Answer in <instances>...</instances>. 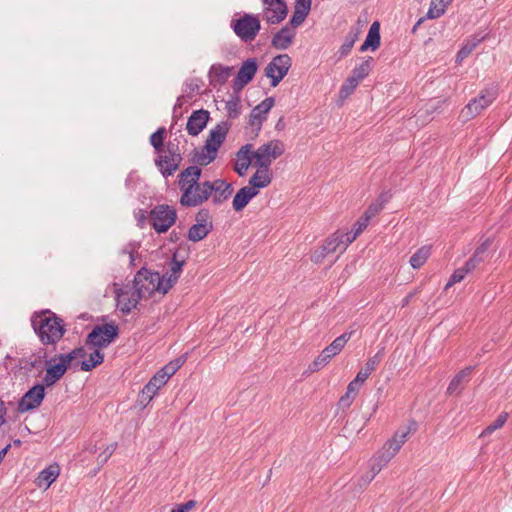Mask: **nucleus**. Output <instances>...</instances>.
<instances>
[{
  "label": "nucleus",
  "mask_w": 512,
  "mask_h": 512,
  "mask_svg": "<svg viewBox=\"0 0 512 512\" xmlns=\"http://www.w3.org/2000/svg\"><path fill=\"white\" fill-rule=\"evenodd\" d=\"M259 191H254V188L244 186L238 190L233 198L232 206L235 211H241L246 207L250 200L255 197Z\"/></svg>",
  "instance_id": "obj_30"
},
{
  "label": "nucleus",
  "mask_w": 512,
  "mask_h": 512,
  "mask_svg": "<svg viewBox=\"0 0 512 512\" xmlns=\"http://www.w3.org/2000/svg\"><path fill=\"white\" fill-rule=\"evenodd\" d=\"M209 112L204 109L194 111L188 118L186 130L189 135L197 136L207 125Z\"/></svg>",
  "instance_id": "obj_21"
},
{
  "label": "nucleus",
  "mask_w": 512,
  "mask_h": 512,
  "mask_svg": "<svg viewBox=\"0 0 512 512\" xmlns=\"http://www.w3.org/2000/svg\"><path fill=\"white\" fill-rule=\"evenodd\" d=\"M389 198H390V196L386 192L380 194L379 197L376 199V201L371 203L368 206V208L364 212L363 216L370 221V219H372L380 211H382L385 204L388 202Z\"/></svg>",
  "instance_id": "obj_34"
},
{
  "label": "nucleus",
  "mask_w": 512,
  "mask_h": 512,
  "mask_svg": "<svg viewBox=\"0 0 512 512\" xmlns=\"http://www.w3.org/2000/svg\"><path fill=\"white\" fill-rule=\"evenodd\" d=\"M492 244V240L490 238H487L486 240H484L477 248L476 250L474 251V253H476L477 255L481 256V257H484V259H486L487 257V252L490 248Z\"/></svg>",
  "instance_id": "obj_53"
},
{
  "label": "nucleus",
  "mask_w": 512,
  "mask_h": 512,
  "mask_svg": "<svg viewBox=\"0 0 512 512\" xmlns=\"http://www.w3.org/2000/svg\"><path fill=\"white\" fill-rule=\"evenodd\" d=\"M185 260H178L177 259V253L173 254L172 260L170 262V274L168 277L173 278L175 277V281L177 282L179 278V274L182 271V268L184 266Z\"/></svg>",
  "instance_id": "obj_47"
},
{
  "label": "nucleus",
  "mask_w": 512,
  "mask_h": 512,
  "mask_svg": "<svg viewBox=\"0 0 512 512\" xmlns=\"http://www.w3.org/2000/svg\"><path fill=\"white\" fill-rule=\"evenodd\" d=\"M358 85H359V82L356 81L351 76H349L340 89V96L342 98H347L349 95H351L354 92V90L356 89V87Z\"/></svg>",
  "instance_id": "obj_49"
},
{
  "label": "nucleus",
  "mask_w": 512,
  "mask_h": 512,
  "mask_svg": "<svg viewBox=\"0 0 512 512\" xmlns=\"http://www.w3.org/2000/svg\"><path fill=\"white\" fill-rule=\"evenodd\" d=\"M257 168L258 169L256 170V172L251 176L248 186L250 188H254V191H258L261 188L267 187L273 179L270 168Z\"/></svg>",
  "instance_id": "obj_25"
},
{
  "label": "nucleus",
  "mask_w": 512,
  "mask_h": 512,
  "mask_svg": "<svg viewBox=\"0 0 512 512\" xmlns=\"http://www.w3.org/2000/svg\"><path fill=\"white\" fill-rule=\"evenodd\" d=\"M59 356L61 357V359L64 361V363L67 365L68 368L72 364V362L75 359H77L75 354H73V351L66 353V354L61 353V354H59Z\"/></svg>",
  "instance_id": "obj_60"
},
{
  "label": "nucleus",
  "mask_w": 512,
  "mask_h": 512,
  "mask_svg": "<svg viewBox=\"0 0 512 512\" xmlns=\"http://www.w3.org/2000/svg\"><path fill=\"white\" fill-rule=\"evenodd\" d=\"M356 35L351 37L350 39H347L342 46L340 47V56H346L352 49L355 41H356Z\"/></svg>",
  "instance_id": "obj_57"
},
{
  "label": "nucleus",
  "mask_w": 512,
  "mask_h": 512,
  "mask_svg": "<svg viewBox=\"0 0 512 512\" xmlns=\"http://www.w3.org/2000/svg\"><path fill=\"white\" fill-rule=\"evenodd\" d=\"M6 408L4 402L0 399V426L6 422Z\"/></svg>",
  "instance_id": "obj_64"
},
{
  "label": "nucleus",
  "mask_w": 512,
  "mask_h": 512,
  "mask_svg": "<svg viewBox=\"0 0 512 512\" xmlns=\"http://www.w3.org/2000/svg\"><path fill=\"white\" fill-rule=\"evenodd\" d=\"M496 99V92L493 89L481 91L478 97L473 98L462 109L461 117L464 121H468L478 116L485 108H487Z\"/></svg>",
  "instance_id": "obj_10"
},
{
  "label": "nucleus",
  "mask_w": 512,
  "mask_h": 512,
  "mask_svg": "<svg viewBox=\"0 0 512 512\" xmlns=\"http://www.w3.org/2000/svg\"><path fill=\"white\" fill-rule=\"evenodd\" d=\"M372 61V57L364 60L360 65L356 66L352 70L350 76L360 83L370 73Z\"/></svg>",
  "instance_id": "obj_40"
},
{
  "label": "nucleus",
  "mask_w": 512,
  "mask_h": 512,
  "mask_svg": "<svg viewBox=\"0 0 512 512\" xmlns=\"http://www.w3.org/2000/svg\"><path fill=\"white\" fill-rule=\"evenodd\" d=\"M155 286H157L158 292H161L162 294H166L169 289L176 283L175 277L170 278L166 275L160 276L158 273V279H155Z\"/></svg>",
  "instance_id": "obj_45"
},
{
  "label": "nucleus",
  "mask_w": 512,
  "mask_h": 512,
  "mask_svg": "<svg viewBox=\"0 0 512 512\" xmlns=\"http://www.w3.org/2000/svg\"><path fill=\"white\" fill-rule=\"evenodd\" d=\"M158 154V157L155 159V165L159 168L162 175L164 177L173 175L182 162L179 143L169 141L165 149Z\"/></svg>",
  "instance_id": "obj_5"
},
{
  "label": "nucleus",
  "mask_w": 512,
  "mask_h": 512,
  "mask_svg": "<svg viewBox=\"0 0 512 512\" xmlns=\"http://www.w3.org/2000/svg\"><path fill=\"white\" fill-rule=\"evenodd\" d=\"M202 174L198 166H189L178 175V186L182 194L180 204L184 207H197L209 199L208 181L199 182Z\"/></svg>",
  "instance_id": "obj_1"
},
{
  "label": "nucleus",
  "mask_w": 512,
  "mask_h": 512,
  "mask_svg": "<svg viewBox=\"0 0 512 512\" xmlns=\"http://www.w3.org/2000/svg\"><path fill=\"white\" fill-rule=\"evenodd\" d=\"M391 460V458H387L386 454L382 452L374 461L371 466V471L369 472L374 477L382 470L384 466Z\"/></svg>",
  "instance_id": "obj_51"
},
{
  "label": "nucleus",
  "mask_w": 512,
  "mask_h": 512,
  "mask_svg": "<svg viewBox=\"0 0 512 512\" xmlns=\"http://www.w3.org/2000/svg\"><path fill=\"white\" fill-rule=\"evenodd\" d=\"M45 360H47V352L45 349H39V351L33 354L29 358L21 359L20 364L23 369L31 371L32 369H37L40 372L43 371L45 367Z\"/></svg>",
  "instance_id": "obj_29"
},
{
  "label": "nucleus",
  "mask_w": 512,
  "mask_h": 512,
  "mask_svg": "<svg viewBox=\"0 0 512 512\" xmlns=\"http://www.w3.org/2000/svg\"><path fill=\"white\" fill-rule=\"evenodd\" d=\"M333 358L326 353V351L322 350V352L309 364L310 372H317L324 368Z\"/></svg>",
  "instance_id": "obj_41"
},
{
  "label": "nucleus",
  "mask_w": 512,
  "mask_h": 512,
  "mask_svg": "<svg viewBox=\"0 0 512 512\" xmlns=\"http://www.w3.org/2000/svg\"><path fill=\"white\" fill-rule=\"evenodd\" d=\"M274 103V98L268 97L252 109L249 123L252 127H256L257 131L261 130L262 123L266 120L267 114L274 106Z\"/></svg>",
  "instance_id": "obj_19"
},
{
  "label": "nucleus",
  "mask_w": 512,
  "mask_h": 512,
  "mask_svg": "<svg viewBox=\"0 0 512 512\" xmlns=\"http://www.w3.org/2000/svg\"><path fill=\"white\" fill-rule=\"evenodd\" d=\"M196 501L195 500H189L183 504L180 505V507L184 510V512H188L190 510H192L195 506H196Z\"/></svg>",
  "instance_id": "obj_63"
},
{
  "label": "nucleus",
  "mask_w": 512,
  "mask_h": 512,
  "mask_svg": "<svg viewBox=\"0 0 512 512\" xmlns=\"http://www.w3.org/2000/svg\"><path fill=\"white\" fill-rule=\"evenodd\" d=\"M252 149V144H246L243 145L236 153V162L234 165V170L237 172L239 176H244L249 166L251 164L253 165Z\"/></svg>",
  "instance_id": "obj_22"
},
{
  "label": "nucleus",
  "mask_w": 512,
  "mask_h": 512,
  "mask_svg": "<svg viewBox=\"0 0 512 512\" xmlns=\"http://www.w3.org/2000/svg\"><path fill=\"white\" fill-rule=\"evenodd\" d=\"M231 28L241 41L250 43L258 35L261 29V22L257 15L244 13L239 18L231 20Z\"/></svg>",
  "instance_id": "obj_4"
},
{
  "label": "nucleus",
  "mask_w": 512,
  "mask_h": 512,
  "mask_svg": "<svg viewBox=\"0 0 512 512\" xmlns=\"http://www.w3.org/2000/svg\"><path fill=\"white\" fill-rule=\"evenodd\" d=\"M264 19L269 24H279L287 16L288 8L284 0H262Z\"/></svg>",
  "instance_id": "obj_15"
},
{
  "label": "nucleus",
  "mask_w": 512,
  "mask_h": 512,
  "mask_svg": "<svg viewBox=\"0 0 512 512\" xmlns=\"http://www.w3.org/2000/svg\"><path fill=\"white\" fill-rule=\"evenodd\" d=\"M155 279H158L157 272H151L145 268L140 269L135 277L132 286L137 290L141 298L150 297L156 290Z\"/></svg>",
  "instance_id": "obj_12"
},
{
  "label": "nucleus",
  "mask_w": 512,
  "mask_h": 512,
  "mask_svg": "<svg viewBox=\"0 0 512 512\" xmlns=\"http://www.w3.org/2000/svg\"><path fill=\"white\" fill-rule=\"evenodd\" d=\"M196 222L197 224L212 225L209 211L206 209H201L196 215Z\"/></svg>",
  "instance_id": "obj_54"
},
{
  "label": "nucleus",
  "mask_w": 512,
  "mask_h": 512,
  "mask_svg": "<svg viewBox=\"0 0 512 512\" xmlns=\"http://www.w3.org/2000/svg\"><path fill=\"white\" fill-rule=\"evenodd\" d=\"M165 133L166 129L161 127L150 136V144L154 147L157 153H161L165 149L163 144Z\"/></svg>",
  "instance_id": "obj_44"
},
{
  "label": "nucleus",
  "mask_w": 512,
  "mask_h": 512,
  "mask_svg": "<svg viewBox=\"0 0 512 512\" xmlns=\"http://www.w3.org/2000/svg\"><path fill=\"white\" fill-rule=\"evenodd\" d=\"M353 334H354V330L346 331L332 341L331 344H332V346H334L335 350L338 351V353H340L343 350V348L345 347L347 342L351 339Z\"/></svg>",
  "instance_id": "obj_48"
},
{
  "label": "nucleus",
  "mask_w": 512,
  "mask_h": 512,
  "mask_svg": "<svg viewBox=\"0 0 512 512\" xmlns=\"http://www.w3.org/2000/svg\"><path fill=\"white\" fill-rule=\"evenodd\" d=\"M312 0H296L294 13L289 21L293 28L300 26L306 19L311 9Z\"/></svg>",
  "instance_id": "obj_23"
},
{
  "label": "nucleus",
  "mask_w": 512,
  "mask_h": 512,
  "mask_svg": "<svg viewBox=\"0 0 512 512\" xmlns=\"http://www.w3.org/2000/svg\"><path fill=\"white\" fill-rule=\"evenodd\" d=\"M508 419V414L503 412L501 413L497 418L496 420H494L490 425H488L483 431L482 433L480 434V437H486V436H489L491 435L493 432H495L496 430L500 429L501 427H503V425L506 423Z\"/></svg>",
  "instance_id": "obj_42"
},
{
  "label": "nucleus",
  "mask_w": 512,
  "mask_h": 512,
  "mask_svg": "<svg viewBox=\"0 0 512 512\" xmlns=\"http://www.w3.org/2000/svg\"><path fill=\"white\" fill-rule=\"evenodd\" d=\"M327 254L328 253H325L323 250L320 253L316 252L311 256V261L314 263H320Z\"/></svg>",
  "instance_id": "obj_62"
},
{
  "label": "nucleus",
  "mask_w": 512,
  "mask_h": 512,
  "mask_svg": "<svg viewBox=\"0 0 512 512\" xmlns=\"http://www.w3.org/2000/svg\"><path fill=\"white\" fill-rule=\"evenodd\" d=\"M363 383L364 382H362L361 380H358V377H355V379L348 384L346 392L351 395H354L355 397Z\"/></svg>",
  "instance_id": "obj_58"
},
{
  "label": "nucleus",
  "mask_w": 512,
  "mask_h": 512,
  "mask_svg": "<svg viewBox=\"0 0 512 512\" xmlns=\"http://www.w3.org/2000/svg\"><path fill=\"white\" fill-rule=\"evenodd\" d=\"M369 224V220L366 219L363 215L355 222L354 226H353V231L355 232V234H358L360 235L364 229H366V227L368 226Z\"/></svg>",
  "instance_id": "obj_55"
},
{
  "label": "nucleus",
  "mask_w": 512,
  "mask_h": 512,
  "mask_svg": "<svg viewBox=\"0 0 512 512\" xmlns=\"http://www.w3.org/2000/svg\"><path fill=\"white\" fill-rule=\"evenodd\" d=\"M32 326L44 345L56 344L66 332L63 320L50 311L35 314Z\"/></svg>",
  "instance_id": "obj_2"
},
{
  "label": "nucleus",
  "mask_w": 512,
  "mask_h": 512,
  "mask_svg": "<svg viewBox=\"0 0 512 512\" xmlns=\"http://www.w3.org/2000/svg\"><path fill=\"white\" fill-rule=\"evenodd\" d=\"M431 254L429 246H422L410 258V264L414 269H418L424 265Z\"/></svg>",
  "instance_id": "obj_39"
},
{
  "label": "nucleus",
  "mask_w": 512,
  "mask_h": 512,
  "mask_svg": "<svg viewBox=\"0 0 512 512\" xmlns=\"http://www.w3.org/2000/svg\"><path fill=\"white\" fill-rule=\"evenodd\" d=\"M230 128V122L221 121L210 130L202 150L194 155V161L198 165L207 166L216 159L218 149L225 141Z\"/></svg>",
  "instance_id": "obj_3"
},
{
  "label": "nucleus",
  "mask_w": 512,
  "mask_h": 512,
  "mask_svg": "<svg viewBox=\"0 0 512 512\" xmlns=\"http://www.w3.org/2000/svg\"><path fill=\"white\" fill-rule=\"evenodd\" d=\"M257 61L255 58H249L243 62L235 79L234 88L236 90L243 89L252 79L257 72Z\"/></svg>",
  "instance_id": "obj_18"
},
{
  "label": "nucleus",
  "mask_w": 512,
  "mask_h": 512,
  "mask_svg": "<svg viewBox=\"0 0 512 512\" xmlns=\"http://www.w3.org/2000/svg\"><path fill=\"white\" fill-rule=\"evenodd\" d=\"M176 210L167 204L155 206L150 212L151 225L158 233H164L175 223Z\"/></svg>",
  "instance_id": "obj_8"
},
{
  "label": "nucleus",
  "mask_w": 512,
  "mask_h": 512,
  "mask_svg": "<svg viewBox=\"0 0 512 512\" xmlns=\"http://www.w3.org/2000/svg\"><path fill=\"white\" fill-rule=\"evenodd\" d=\"M416 430L417 423L414 420H411L408 426L397 430L394 436L383 446V452L386 454V457L392 459L401 449L402 445L407 441L409 435L414 433Z\"/></svg>",
  "instance_id": "obj_11"
},
{
  "label": "nucleus",
  "mask_w": 512,
  "mask_h": 512,
  "mask_svg": "<svg viewBox=\"0 0 512 512\" xmlns=\"http://www.w3.org/2000/svg\"><path fill=\"white\" fill-rule=\"evenodd\" d=\"M45 376L43 383L46 387H51L56 384L65 375L68 370L67 365L61 359L59 354L54 355L50 359L45 360Z\"/></svg>",
  "instance_id": "obj_14"
},
{
  "label": "nucleus",
  "mask_w": 512,
  "mask_h": 512,
  "mask_svg": "<svg viewBox=\"0 0 512 512\" xmlns=\"http://www.w3.org/2000/svg\"><path fill=\"white\" fill-rule=\"evenodd\" d=\"M343 235H344V242H345L344 245H346V247H348L359 236L358 234H355V232L353 230L350 232H347V233H343Z\"/></svg>",
  "instance_id": "obj_61"
},
{
  "label": "nucleus",
  "mask_w": 512,
  "mask_h": 512,
  "mask_svg": "<svg viewBox=\"0 0 512 512\" xmlns=\"http://www.w3.org/2000/svg\"><path fill=\"white\" fill-rule=\"evenodd\" d=\"M354 398V395H351L346 392L345 395H343L338 402L339 407L343 409L349 408L353 403Z\"/></svg>",
  "instance_id": "obj_59"
},
{
  "label": "nucleus",
  "mask_w": 512,
  "mask_h": 512,
  "mask_svg": "<svg viewBox=\"0 0 512 512\" xmlns=\"http://www.w3.org/2000/svg\"><path fill=\"white\" fill-rule=\"evenodd\" d=\"M45 387L46 385L43 382L37 383L31 387L19 400L18 411L20 413H26L38 408L44 400Z\"/></svg>",
  "instance_id": "obj_13"
},
{
  "label": "nucleus",
  "mask_w": 512,
  "mask_h": 512,
  "mask_svg": "<svg viewBox=\"0 0 512 512\" xmlns=\"http://www.w3.org/2000/svg\"><path fill=\"white\" fill-rule=\"evenodd\" d=\"M295 36V28L290 24H287L274 34L271 40V45L277 50H286L293 43Z\"/></svg>",
  "instance_id": "obj_20"
},
{
  "label": "nucleus",
  "mask_w": 512,
  "mask_h": 512,
  "mask_svg": "<svg viewBox=\"0 0 512 512\" xmlns=\"http://www.w3.org/2000/svg\"><path fill=\"white\" fill-rule=\"evenodd\" d=\"M131 286H125L116 292L117 306L123 314H129L140 302L141 295Z\"/></svg>",
  "instance_id": "obj_16"
},
{
  "label": "nucleus",
  "mask_w": 512,
  "mask_h": 512,
  "mask_svg": "<svg viewBox=\"0 0 512 512\" xmlns=\"http://www.w3.org/2000/svg\"><path fill=\"white\" fill-rule=\"evenodd\" d=\"M380 24L378 22L372 23L370 29L368 31V35L362 44L360 51L364 52L367 49L371 48L372 50H376L380 46Z\"/></svg>",
  "instance_id": "obj_32"
},
{
  "label": "nucleus",
  "mask_w": 512,
  "mask_h": 512,
  "mask_svg": "<svg viewBox=\"0 0 512 512\" xmlns=\"http://www.w3.org/2000/svg\"><path fill=\"white\" fill-rule=\"evenodd\" d=\"M285 151L284 143L280 140H271L253 151V166L270 168L272 162Z\"/></svg>",
  "instance_id": "obj_7"
},
{
  "label": "nucleus",
  "mask_w": 512,
  "mask_h": 512,
  "mask_svg": "<svg viewBox=\"0 0 512 512\" xmlns=\"http://www.w3.org/2000/svg\"><path fill=\"white\" fill-rule=\"evenodd\" d=\"M206 186L209 189V198L212 196L214 204H221L226 201L233 191L231 184L223 179L208 181Z\"/></svg>",
  "instance_id": "obj_17"
},
{
  "label": "nucleus",
  "mask_w": 512,
  "mask_h": 512,
  "mask_svg": "<svg viewBox=\"0 0 512 512\" xmlns=\"http://www.w3.org/2000/svg\"><path fill=\"white\" fill-rule=\"evenodd\" d=\"M233 68L222 64H214L209 70L210 84L213 86L226 83L232 73Z\"/></svg>",
  "instance_id": "obj_27"
},
{
  "label": "nucleus",
  "mask_w": 512,
  "mask_h": 512,
  "mask_svg": "<svg viewBox=\"0 0 512 512\" xmlns=\"http://www.w3.org/2000/svg\"><path fill=\"white\" fill-rule=\"evenodd\" d=\"M384 356V348H381L374 356L370 357L365 363V367L362 368L356 375L358 380L365 382L370 374L376 369Z\"/></svg>",
  "instance_id": "obj_33"
},
{
  "label": "nucleus",
  "mask_w": 512,
  "mask_h": 512,
  "mask_svg": "<svg viewBox=\"0 0 512 512\" xmlns=\"http://www.w3.org/2000/svg\"><path fill=\"white\" fill-rule=\"evenodd\" d=\"M344 235L340 231H336L333 233L330 237H328L324 244L322 245V250L325 251V253H334L336 251H340L343 253L347 247L344 245Z\"/></svg>",
  "instance_id": "obj_31"
},
{
  "label": "nucleus",
  "mask_w": 512,
  "mask_h": 512,
  "mask_svg": "<svg viewBox=\"0 0 512 512\" xmlns=\"http://www.w3.org/2000/svg\"><path fill=\"white\" fill-rule=\"evenodd\" d=\"M472 370L473 367L469 366L459 371L450 381L447 388V394L459 395L463 389L464 384L468 383Z\"/></svg>",
  "instance_id": "obj_24"
},
{
  "label": "nucleus",
  "mask_w": 512,
  "mask_h": 512,
  "mask_svg": "<svg viewBox=\"0 0 512 512\" xmlns=\"http://www.w3.org/2000/svg\"><path fill=\"white\" fill-rule=\"evenodd\" d=\"M213 225L194 224L188 230V239L192 242H198L204 239L212 230Z\"/></svg>",
  "instance_id": "obj_35"
},
{
  "label": "nucleus",
  "mask_w": 512,
  "mask_h": 512,
  "mask_svg": "<svg viewBox=\"0 0 512 512\" xmlns=\"http://www.w3.org/2000/svg\"><path fill=\"white\" fill-rule=\"evenodd\" d=\"M166 384L162 376L155 374L144 386L140 394L141 403L148 404L156 395L157 391Z\"/></svg>",
  "instance_id": "obj_26"
},
{
  "label": "nucleus",
  "mask_w": 512,
  "mask_h": 512,
  "mask_svg": "<svg viewBox=\"0 0 512 512\" xmlns=\"http://www.w3.org/2000/svg\"><path fill=\"white\" fill-rule=\"evenodd\" d=\"M225 109L227 111V116L230 119H236L240 115V98L235 95L232 96L225 105Z\"/></svg>",
  "instance_id": "obj_43"
},
{
  "label": "nucleus",
  "mask_w": 512,
  "mask_h": 512,
  "mask_svg": "<svg viewBox=\"0 0 512 512\" xmlns=\"http://www.w3.org/2000/svg\"><path fill=\"white\" fill-rule=\"evenodd\" d=\"M484 257H481L477 255L476 253H473V255L469 258L468 261L464 264V266L469 270L470 272L474 271L480 263L484 262Z\"/></svg>",
  "instance_id": "obj_52"
},
{
  "label": "nucleus",
  "mask_w": 512,
  "mask_h": 512,
  "mask_svg": "<svg viewBox=\"0 0 512 512\" xmlns=\"http://www.w3.org/2000/svg\"><path fill=\"white\" fill-rule=\"evenodd\" d=\"M119 334V328L114 322L96 325L87 335L86 345L90 348L103 349L108 347Z\"/></svg>",
  "instance_id": "obj_6"
},
{
  "label": "nucleus",
  "mask_w": 512,
  "mask_h": 512,
  "mask_svg": "<svg viewBox=\"0 0 512 512\" xmlns=\"http://www.w3.org/2000/svg\"><path fill=\"white\" fill-rule=\"evenodd\" d=\"M484 39V37L474 36L471 39H468L461 49L458 51L456 55V62L461 63L466 57H468L472 51L479 45V43Z\"/></svg>",
  "instance_id": "obj_36"
},
{
  "label": "nucleus",
  "mask_w": 512,
  "mask_h": 512,
  "mask_svg": "<svg viewBox=\"0 0 512 512\" xmlns=\"http://www.w3.org/2000/svg\"><path fill=\"white\" fill-rule=\"evenodd\" d=\"M101 349L95 348V350L89 355L88 360L81 362V370L89 372L104 361V354L100 351Z\"/></svg>",
  "instance_id": "obj_38"
},
{
  "label": "nucleus",
  "mask_w": 512,
  "mask_h": 512,
  "mask_svg": "<svg viewBox=\"0 0 512 512\" xmlns=\"http://www.w3.org/2000/svg\"><path fill=\"white\" fill-rule=\"evenodd\" d=\"M116 447H117V443H112V444L108 445L105 448V450L103 451V453L99 455V458H98L99 461L101 463H105L112 456Z\"/></svg>",
  "instance_id": "obj_56"
},
{
  "label": "nucleus",
  "mask_w": 512,
  "mask_h": 512,
  "mask_svg": "<svg viewBox=\"0 0 512 512\" xmlns=\"http://www.w3.org/2000/svg\"><path fill=\"white\" fill-rule=\"evenodd\" d=\"M468 273H470V271L467 270L465 266L456 269L451 275L449 281L446 283L445 290L449 289L454 284L461 282Z\"/></svg>",
  "instance_id": "obj_46"
},
{
  "label": "nucleus",
  "mask_w": 512,
  "mask_h": 512,
  "mask_svg": "<svg viewBox=\"0 0 512 512\" xmlns=\"http://www.w3.org/2000/svg\"><path fill=\"white\" fill-rule=\"evenodd\" d=\"M60 473L58 464H52L43 471H41L36 478V485L39 488L48 489L51 484L57 479Z\"/></svg>",
  "instance_id": "obj_28"
},
{
  "label": "nucleus",
  "mask_w": 512,
  "mask_h": 512,
  "mask_svg": "<svg viewBox=\"0 0 512 512\" xmlns=\"http://www.w3.org/2000/svg\"><path fill=\"white\" fill-rule=\"evenodd\" d=\"M445 10H446V6H444L443 4H440V3L436 4L435 0H432L425 18H427V19L439 18L445 13Z\"/></svg>",
  "instance_id": "obj_50"
},
{
  "label": "nucleus",
  "mask_w": 512,
  "mask_h": 512,
  "mask_svg": "<svg viewBox=\"0 0 512 512\" xmlns=\"http://www.w3.org/2000/svg\"><path fill=\"white\" fill-rule=\"evenodd\" d=\"M292 60L288 54L275 56L265 67V76L271 80V86L276 87L287 75Z\"/></svg>",
  "instance_id": "obj_9"
},
{
  "label": "nucleus",
  "mask_w": 512,
  "mask_h": 512,
  "mask_svg": "<svg viewBox=\"0 0 512 512\" xmlns=\"http://www.w3.org/2000/svg\"><path fill=\"white\" fill-rule=\"evenodd\" d=\"M184 364V359L176 358L162 367L156 374L162 376L163 380L167 383L169 378L173 376Z\"/></svg>",
  "instance_id": "obj_37"
}]
</instances>
